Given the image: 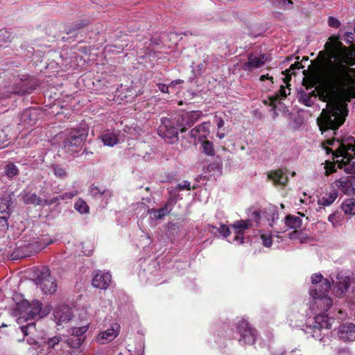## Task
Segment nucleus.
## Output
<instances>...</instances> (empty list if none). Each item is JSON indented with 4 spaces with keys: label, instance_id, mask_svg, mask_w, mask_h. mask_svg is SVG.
Wrapping results in <instances>:
<instances>
[{
    "label": "nucleus",
    "instance_id": "nucleus-43",
    "mask_svg": "<svg viewBox=\"0 0 355 355\" xmlns=\"http://www.w3.org/2000/svg\"><path fill=\"white\" fill-rule=\"evenodd\" d=\"M261 239L262 240V243L265 247L269 248L272 245V239L270 235L262 234L261 235Z\"/></svg>",
    "mask_w": 355,
    "mask_h": 355
},
{
    "label": "nucleus",
    "instance_id": "nucleus-50",
    "mask_svg": "<svg viewBox=\"0 0 355 355\" xmlns=\"http://www.w3.org/2000/svg\"><path fill=\"white\" fill-rule=\"evenodd\" d=\"M7 136L3 130H0V149L6 147L8 144Z\"/></svg>",
    "mask_w": 355,
    "mask_h": 355
},
{
    "label": "nucleus",
    "instance_id": "nucleus-21",
    "mask_svg": "<svg viewBox=\"0 0 355 355\" xmlns=\"http://www.w3.org/2000/svg\"><path fill=\"white\" fill-rule=\"evenodd\" d=\"M268 178L272 181L274 185L284 186L288 182V178L284 175L282 169L270 171L268 173Z\"/></svg>",
    "mask_w": 355,
    "mask_h": 355
},
{
    "label": "nucleus",
    "instance_id": "nucleus-17",
    "mask_svg": "<svg viewBox=\"0 0 355 355\" xmlns=\"http://www.w3.org/2000/svg\"><path fill=\"white\" fill-rule=\"evenodd\" d=\"M267 58L264 54L256 56L252 53H250L248 55V62H245L243 65V69L251 71L255 68H260L265 64Z\"/></svg>",
    "mask_w": 355,
    "mask_h": 355
},
{
    "label": "nucleus",
    "instance_id": "nucleus-4",
    "mask_svg": "<svg viewBox=\"0 0 355 355\" xmlns=\"http://www.w3.org/2000/svg\"><path fill=\"white\" fill-rule=\"evenodd\" d=\"M338 148L333 150L330 147L325 146L327 154H332V159H336L338 167L342 166L343 162H348L355 156V139L349 136L341 139H337Z\"/></svg>",
    "mask_w": 355,
    "mask_h": 355
},
{
    "label": "nucleus",
    "instance_id": "nucleus-13",
    "mask_svg": "<svg viewBox=\"0 0 355 355\" xmlns=\"http://www.w3.org/2000/svg\"><path fill=\"white\" fill-rule=\"evenodd\" d=\"M337 336L343 342L355 341V324L350 322L340 324L338 327Z\"/></svg>",
    "mask_w": 355,
    "mask_h": 355
},
{
    "label": "nucleus",
    "instance_id": "nucleus-19",
    "mask_svg": "<svg viewBox=\"0 0 355 355\" xmlns=\"http://www.w3.org/2000/svg\"><path fill=\"white\" fill-rule=\"evenodd\" d=\"M119 332V325L114 323L112 325L111 328L101 332L98 336V340L104 344L106 342H110L114 340Z\"/></svg>",
    "mask_w": 355,
    "mask_h": 355
},
{
    "label": "nucleus",
    "instance_id": "nucleus-25",
    "mask_svg": "<svg viewBox=\"0 0 355 355\" xmlns=\"http://www.w3.org/2000/svg\"><path fill=\"white\" fill-rule=\"evenodd\" d=\"M338 197V191L333 190L331 192L326 193L324 196L319 198L318 203L322 206H329L331 205Z\"/></svg>",
    "mask_w": 355,
    "mask_h": 355
},
{
    "label": "nucleus",
    "instance_id": "nucleus-3",
    "mask_svg": "<svg viewBox=\"0 0 355 355\" xmlns=\"http://www.w3.org/2000/svg\"><path fill=\"white\" fill-rule=\"evenodd\" d=\"M330 279L324 277L320 272H315L311 276V282L313 286H320L322 288H349L354 285L353 275L348 271H340L336 275L331 274Z\"/></svg>",
    "mask_w": 355,
    "mask_h": 355
},
{
    "label": "nucleus",
    "instance_id": "nucleus-12",
    "mask_svg": "<svg viewBox=\"0 0 355 355\" xmlns=\"http://www.w3.org/2000/svg\"><path fill=\"white\" fill-rule=\"evenodd\" d=\"M45 343L49 355H62L66 349V342L61 335L49 338Z\"/></svg>",
    "mask_w": 355,
    "mask_h": 355
},
{
    "label": "nucleus",
    "instance_id": "nucleus-6",
    "mask_svg": "<svg viewBox=\"0 0 355 355\" xmlns=\"http://www.w3.org/2000/svg\"><path fill=\"white\" fill-rule=\"evenodd\" d=\"M16 303L20 311V316L17 319L18 323H20L22 320L28 321L42 318L49 313L48 311L42 309V304L38 300L30 303L28 300H23L21 302H16Z\"/></svg>",
    "mask_w": 355,
    "mask_h": 355
},
{
    "label": "nucleus",
    "instance_id": "nucleus-34",
    "mask_svg": "<svg viewBox=\"0 0 355 355\" xmlns=\"http://www.w3.org/2000/svg\"><path fill=\"white\" fill-rule=\"evenodd\" d=\"M251 225V222L250 220H240L236 221L233 225L232 227L235 229L236 231H241L242 232H244L245 230H247Z\"/></svg>",
    "mask_w": 355,
    "mask_h": 355
},
{
    "label": "nucleus",
    "instance_id": "nucleus-9",
    "mask_svg": "<svg viewBox=\"0 0 355 355\" xmlns=\"http://www.w3.org/2000/svg\"><path fill=\"white\" fill-rule=\"evenodd\" d=\"M236 330L240 334L239 343L248 345L254 343L257 336V331L246 320L242 318L236 323Z\"/></svg>",
    "mask_w": 355,
    "mask_h": 355
},
{
    "label": "nucleus",
    "instance_id": "nucleus-24",
    "mask_svg": "<svg viewBox=\"0 0 355 355\" xmlns=\"http://www.w3.org/2000/svg\"><path fill=\"white\" fill-rule=\"evenodd\" d=\"M89 24V19L84 18L80 19L74 21L73 23L66 26L65 32L67 34H71L73 32L83 28Z\"/></svg>",
    "mask_w": 355,
    "mask_h": 355
},
{
    "label": "nucleus",
    "instance_id": "nucleus-48",
    "mask_svg": "<svg viewBox=\"0 0 355 355\" xmlns=\"http://www.w3.org/2000/svg\"><path fill=\"white\" fill-rule=\"evenodd\" d=\"M345 41L347 44H349L350 46L347 47L345 46L343 44V45L345 47V48H350L352 46H355L354 44H353V42H354V34L352 33V32H347L345 33Z\"/></svg>",
    "mask_w": 355,
    "mask_h": 355
},
{
    "label": "nucleus",
    "instance_id": "nucleus-37",
    "mask_svg": "<svg viewBox=\"0 0 355 355\" xmlns=\"http://www.w3.org/2000/svg\"><path fill=\"white\" fill-rule=\"evenodd\" d=\"M279 96H281L282 98H286L287 96V94L286 92V87L284 85H281L280 89L279 90V94L269 98L270 101V105H273L274 110H275L276 108V105L275 103L279 99Z\"/></svg>",
    "mask_w": 355,
    "mask_h": 355
},
{
    "label": "nucleus",
    "instance_id": "nucleus-39",
    "mask_svg": "<svg viewBox=\"0 0 355 355\" xmlns=\"http://www.w3.org/2000/svg\"><path fill=\"white\" fill-rule=\"evenodd\" d=\"M353 158L350 159L348 162H343L342 166L338 167L339 168H344V171L346 173L348 174H354L355 173V162H352Z\"/></svg>",
    "mask_w": 355,
    "mask_h": 355
},
{
    "label": "nucleus",
    "instance_id": "nucleus-58",
    "mask_svg": "<svg viewBox=\"0 0 355 355\" xmlns=\"http://www.w3.org/2000/svg\"><path fill=\"white\" fill-rule=\"evenodd\" d=\"M225 122L224 120L222 118H217L216 119V125L218 128H221L224 126Z\"/></svg>",
    "mask_w": 355,
    "mask_h": 355
},
{
    "label": "nucleus",
    "instance_id": "nucleus-59",
    "mask_svg": "<svg viewBox=\"0 0 355 355\" xmlns=\"http://www.w3.org/2000/svg\"><path fill=\"white\" fill-rule=\"evenodd\" d=\"M65 355H83L80 352L76 350H69L67 352Z\"/></svg>",
    "mask_w": 355,
    "mask_h": 355
},
{
    "label": "nucleus",
    "instance_id": "nucleus-26",
    "mask_svg": "<svg viewBox=\"0 0 355 355\" xmlns=\"http://www.w3.org/2000/svg\"><path fill=\"white\" fill-rule=\"evenodd\" d=\"M285 224L291 229H298L302 225V220L299 216L288 214L285 217Z\"/></svg>",
    "mask_w": 355,
    "mask_h": 355
},
{
    "label": "nucleus",
    "instance_id": "nucleus-31",
    "mask_svg": "<svg viewBox=\"0 0 355 355\" xmlns=\"http://www.w3.org/2000/svg\"><path fill=\"white\" fill-rule=\"evenodd\" d=\"M90 193L94 197H96L98 195H105L109 198L112 196L111 191L94 184L90 188Z\"/></svg>",
    "mask_w": 355,
    "mask_h": 355
},
{
    "label": "nucleus",
    "instance_id": "nucleus-27",
    "mask_svg": "<svg viewBox=\"0 0 355 355\" xmlns=\"http://www.w3.org/2000/svg\"><path fill=\"white\" fill-rule=\"evenodd\" d=\"M51 168L55 176L60 180H65L68 178L69 173L67 168L60 164H53Z\"/></svg>",
    "mask_w": 355,
    "mask_h": 355
},
{
    "label": "nucleus",
    "instance_id": "nucleus-41",
    "mask_svg": "<svg viewBox=\"0 0 355 355\" xmlns=\"http://www.w3.org/2000/svg\"><path fill=\"white\" fill-rule=\"evenodd\" d=\"M304 66L302 65L301 62H295V63L292 64L289 69H286L285 71H282L283 74H288L289 72H294L295 69H303Z\"/></svg>",
    "mask_w": 355,
    "mask_h": 355
},
{
    "label": "nucleus",
    "instance_id": "nucleus-23",
    "mask_svg": "<svg viewBox=\"0 0 355 355\" xmlns=\"http://www.w3.org/2000/svg\"><path fill=\"white\" fill-rule=\"evenodd\" d=\"M22 200L26 205H33L34 206L43 205L44 199H42L35 193L24 192L22 196Z\"/></svg>",
    "mask_w": 355,
    "mask_h": 355
},
{
    "label": "nucleus",
    "instance_id": "nucleus-44",
    "mask_svg": "<svg viewBox=\"0 0 355 355\" xmlns=\"http://www.w3.org/2000/svg\"><path fill=\"white\" fill-rule=\"evenodd\" d=\"M288 237L289 239L293 240H302V239H304L303 232L302 230H297V229H295V230L289 233Z\"/></svg>",
    "mask_w": 355,
    "mask_h": 355
},
{
    "label": "nucleus",
    "instance_id": "nucleus-40",
    "mask_svg": "<svg viewBox=\"0 0 355 355\" xmlns=\"http://www.w3.org/2000/svg\"><path fill=\"white\" fill-rule=\"evenodd\" d=\"M334 162H329L327 161L325 164V175H329L330 174L334 173L336 171V164L338 165V163L336 162V159H333Z\"/></svg>",
    "mask_w": 355,
    "mask_h": 355
},
{
    "label": "nucleus",
    "instance_id": "nucleus-16",
    "mask_svg": "<svg viewBox=\"0 0 355 355\" xmlns=\"http://www.w3.org/2000/svg\"><path fill=\"white\" fill-rule=\"evenodd\" d=\"M92 285L95 288H108L113 286L111 274L100 271L94 277Z\"/></svg>",
    "mask_w": 355,
    "mask_h": 355
},
{
    "label": "nucleus",
    "instance_id": "nucleus-47",
    "mask_svg": "<svg viewBox=\"0 0 355 355\" xmlns=\"http://www.w3.org/2000/svg\"><path fill=\"white\" fill-rule=\"evenodd\" d=\"M78 194V191H72L69 192H65L62 195H60V200L72 199Z\"/></svg>",
    "mask_w": 355,
    "mask_h": 355
},
{
    "label": "nucleus",
    "instance_id": "nucleus-35",
    "mask_svg": "<svg viewBox=\"0 0 355 355\" xmlns=\"http://www.w3.org/2000/svg\"><path fill=\"white\" fill-rule=\"evenodd\" d=\"M335 183L343 192L347 191L351 185L349 177L340 178Z\"/></svg>",
    "mask_w": 355,
    "mask_h": 355
},
{
    "label": "nucleus",
    "instance_id": "nucleus-7",
    "mask_svg": "<svg viewBox=\"0 0 355 355\" xmlns=\"http://www.w3.org/2000/svg\"><path fill=\"white\" fill-rule=\"evenodd\" d=\"M160 125L157 128V134L164 139L167 143L175 144L178 139V126L177 121L167 117L161 118Z\"/></svg>",
    "mask_w": 355,
    "mask_h": 355
},
{
    "label": "nucleus",
    "instance_id": "nucleus-54",
    "mask_svg": "<svg viewBox=\"0 0 355 355\" xmlns=\"http://www.w3.org/2000/svg\"><path fill=\"white\" fill-rule=\"evenodd\" d=\"M159 90L164 94H169L168 86L164 83H158L157 85Z\"/></svg>",
    "mask_w": 355,
    "mask_h": 355
},
{
    "label": "nucleus",
    "instance_id": "nucleus-14",
    "mask_svg": "<svg viewBox=\"0 0 355 355\" xmlns=\"http://www.w3.org/2000/svg\"><path fill=\"white\" fill-rule=\"evenodd\" d=\"M35 89V85L29 76L25 78L17 79L13 88L16 94L24 95L31 94Z\"/></svg>",
    "mask_w": 355,
    "mask_h": 355
},
{
    "label": "nucleus",
    "instance_id": "nucleus-32",
    "mask_svg": "<svg viewBox=\"0 0 355 355\" xmlns=\"http://www.w3.org/2000/svg\"><path fill=\"white\" fill-rule=\"evenodd\" d=\"M19 172L18 168L12 162L8 163L5 167V174L9 179L18 175Z\"/></svg>",
    "mask_w": 355,
    "mask_h": 355
},
{
    "label": "nucleus",
    "instance_id": "nucleus-63",
    "mask_svg": "<svg viewBox=\"0 0 355 355\" xmlns=\"http://www.w3.org/2000/svg\"><path fill=\"white\" fill-rule=\"evenodd\" d=\"M217 137H219L220 139H223L225 137V133H223V132L218 133Z\"/></svg>",
    "mask_w": 355,
    "mask_h": 355
},
{
    "label": "nucleus",
    "instance_id": "nucleus-10",
    "mask_svg": "<svg viewBox=\"0 0 355 355\" xmlns=\"http://www.w3.org/2000/svg\"><path fill=\"white\" fill-rule=\"evenodd\" d=\"M201 116L202 112L200 110L187 112L180 115L176 121L180 132H184L192 127Z\"/></svg>",
    "mask_w": 355,
    "mask_h": 355
},
{
    "label": "nucleus",
    "instance_id": "nucleus-36",
    "mask_svg": "<svg viewBox=\"0 0 355 355\" xmlns=\"http://www.w3.org/2000/svg\"><path fill=\"white\" fill-rule=\"evenodd\" d=\"M202 148L203 150V153L207 155L214 156L215 155L214 145L211 141L208 140L204 141L202 143Z\"/></svg>",
    "mask_w": 355,
    "mask_h": 355
},
{
    "label": "nucleus",
    "instance_id": "nucleus-15",
    "mask_svg": "<svg viewBox=\"0 0 355 355\" xmlns=\"http://www.w3.org/2000/svg\"><path fill=\"white\" fill-rule=\"evenodd\" d=\"M71 309L65 305L59 306L53 311L54 320L58 325H62L72 318Z\"/></svg>",
    "mask_w": 355,
    "mask_h": 355
},
{
    "label": "nucleus",
    "instance_id": "nucleus-29",
    "mask_svg": "<svg viewBox=\"0 0 355 355\" xmlns=\"http://www.w3.org/2000/svg\"><path fill=\"white\" fill-rule=\"evenodd\" d=\"M64 341L66 342V347H69L71 348H79L80 345L83 343L85 340V337H75L71 336L69 338H64Z\"/></svg>",
    "mask_w": 355,
    "mask_h": 355
},
{
    "label": "nucleus",
    "instance_id": "nucleus-11",
    "mask_svg": "<svg viewBox=\"0 0 355 355\" xmlns=\"http://www.w3.org/2000/svg\"><path fill=\"white\" fill-rule=\"evenodd\" d=\"M24 336H28L26 339V343L32 346V349L35 351H38L40 348L39 344L40 336L36 334V324L35 322H28L26 325H22L20 327Z\"/></svg>",
    "mask_w": 355,
    "mask_h": 355
},
{
    "label": "nucleus",
    "instance_id": "nucleus-57",
    "mask_svg": "<svg viewBox=\"0 0 355 355\" xmlns=\"http://www.w3.org/2000/svg\"><path fill=\"white\" fill-rule=\"evenodd\" d=\"M259 80L261 81H264L266 80H270L273 83V77L272 76H270L268 74L261 75L260 76Z\"/></svg>",
    "mask_w": 355,
    "mask_h": 355
},
{
    "label": "nucleus",
    "instance_id": "nucleus-46",
    "mask_svg": "<svg viewBox=\"0 0 355 355\" xmlns=\"http://www.w3.org/2000/svg\"><path fill=\"white\" fill-rule=\"evenodd\" d=\"M202 130L205 131L204 124H200L191 130L189 132L191 137L196 138Z\"/></svg>",
    "mask_w": 355,
    "mask_h": 355
},
{
    "label": "nucleus",
    "instance_id": "nucleus-60",
    "mask_svg": "<svg viewBox=\"0 0 355 355\" xmlns=\"http://www.w3.org/2000/svg\"><path fill=\"white\" fill-rule=\"evenodd\" d=\"M346 317V314L342 311V310H340L338 311V315L336 316V318L338 319V320H343Z\"/></svg>",
    "mask_w": 355,
    "mask_h": 355
},
{
    "label": "nucleus",
    "instance_id": "nucleus-33",
    "mask_svg": "<svg viewBox=\"0 0 355 355\" xmlns=\"http://www.w3.org/2000/svg\"><path fill=\"white\" fill-rule=\"evenodd\" d=\"M74 208L80 214H87L89 211V207L87 202L81 198H79L76 201Z\"/></svg>",
    "mask_w": 355,
    "mask_h": 355
},
{
    "label": "nucleus",
    "instance_id": "nucleus-8",
    "mask_svg": "<svg viewBox=\"0 0 355 355\" xmlns=\"http://www.w3.org/2000/svg\"><path fill=\"white\" fill-rule=\"evenodd\" d=\"M87 130L83 127L67 129L65 132V139L63 146L68 150L75 151L73 148L80 146L87 137Z\"/></svg>",
    "mask_w": 355,
    "mask_h": 355
},
{
    "label": "nucleus",
    "instance_id": "nucleus-45",
    "mask_svg": "<svg viewBox=\"0 0 355 355\" xmlns=\"http://www.w3.org/2000/svg\"><path fill=\"white\" fill-rule=\"evenodd\" d=\"M196 189L195 187H192V189ZM176 189L180 190V191H182L184 189L190 191L191 189V183L189 181L184 180L182 183L178 184V186L176 187Z\"/></svg>",
    "mask_w": 355,
    "mask_h": 355
},
{
    "label": "nucleus",
    "instance_id": "nucleus-52",
    "mask_svg": "<svg viewBox=\"0 0 355 355\" xmlns=\"http://www.w3.org/2000/svg\"><path fill=\"white\" fill-rule=\"evenodd\" d=\"M220 234L224 237H227L230 235V229L226 225L222 224L218 229Z\"/></svg>",
    "mask_w": 355,
    "mask_h": 355
},
{
    "label": "nucleus",
    "instance_id": "nucleus-30",
    "mask_svg": "<svg viewBox=\"0 0 355 355\" xmlns=\"http://www.w3.org/2000/svg\"><path fill=\"white\" fill-rule=\"evenodd\" d=\"M342 209L346 214H355V199L349 198L345 200L342 204Z\"/></svg>",
    "mask_w": 355,
    "mask_h": 355
},
{
    "label": "nucleus",
    "instance_id": "nucleus-42",
    "mask_svg": "<svg viewBox=\"0 0 355 355\" xmlns=\"http://www.w3.org/2000/svg\"><path fill=\"white\" fill-rule=\"evenodd\" d=\"M301 98H302L303 103L306 106L311 107V106H312L313 105V100L311 98V95H310L309 94L303 93L301 95Z\"/></svg>",
    "mask_w": 355,
    "mask_h": 355
},
{
    "label": "nucleus",
    "instance_id": "nucleus-64",
    "mask_svg": "<svg viewBox=\"0 0 355 355\" xmlns=\"http://www.w3.org/2000/svg\"><path fill=\"white\" fill-rule=\"evenodd\" d=\"M253 214L255 216V217H257V218H259V217L260 216V214H259V211H254L253 212Z\"/></svg>",
    "mask_w": 355,
    "mask_h": 355
},
{
    "label": "nucleus",
    "instance_id": "nucleus-18",
    "mask_svg": "<svg viewBox=\"0 0 355 355\" xmlns=\"http://www.w3.org/2000/svg\"><path fill=\"white\" fill-rule=\"evenodd\" d=\"M12 203V194H4L0 198V216L1 218H10Z\"/></svg>",
    "mask_w": 355,
    "mask_h": 355
},
{
    "label": "nucleus",
    "instance_id": "nucleus-62",
    "mask_svg": "<svg viewBox=\"0 0 355 355\" xmlns=\"http://www.w3.org/2000/svg\"><path fill=\"white\" fill-rule=\"evenodd\" d=\"M337 140H336L334 138V139H327L326 140L325 143L329 146H334V143Z\"/></svg>",
    "mask_w": 355,
    "mask_h": 355
},
{
    "label": "nucleus",
    "instance_id": "nucleus-20",
    "mask_svg": "<svg viewBox=\"0 0 355 355\" xmlns=\"http://www.w3.org/2000/svg\"><path fill=\"white\" fill-rule=\"evenodd\" d=\"M175 202L173 199L170 198L162 207L157 209H152L149 212L153 214L156 220L163 219L165 216L169 214L171 211Z\"/></svg>",
    "mask_w": 355,
    "mask_h": 355
},
{
    "label": "nucleus",
    "instance_id": "nucleus-61",
    "mask_svg": "<svg viewBox=\"0 0 355 355\" xmlns=\"http://www.w3.org/2000/svg\"><path fill=\"white\" fill-rule=\"evenodd\" d=\"M352 296L350 297L349 301L352 304L355 305V290H351Z\"/></svg>",
    "mask_w": 355,
    "mask_h": 355
},
{
    "label": "nucleus",
    "instance_id": "nucleus-2",
    "mask_svg": "<svg viewBox=\"0 0 355 355\" xmlns=\"http://www.w3.org/2000/svg\"><path fill=\"white\" fill-rule=\"evenodd\" d=\"M329 291L330 290H310L309 306L315 312V316L308 319L304 331L320 340L324 339V333L322 331L329 329L333 321V319L325 313L333 304Z\"/></svg>",
    "mask_w": 355,
    "mask_h": 355
},
{
    "label": "nucleus",
    "instance_id": "nucleus-38",
    "mask_svg": "<svg viewBox=\"0 0 355 355\" xmlns=\"http://www.w3.org/2000/svg\"><path fill=\"white\" fill-rule=\"evenodd\" d=\"M87 325L82 326L80 327H74L71 329V336L75 337H85L84 334L87 331Z\"/></svg>",
    "mask_w": 355,
    "mask_h": 355
},
{
    "label": "nucleus",
    "instance_id": "nucleus-53",
    "mask_svg": "<svg viewBox=\"0 0 355 355\" xmlns=\"http://www.w3.org/2000/svg\"><path fill=\"white\" fill-rule=\"evenodd\" d=\"M60 196H56V197H54L52 199H50V200H47V199H44L43 200V205H51L54 203H55L56 202H58V200H60Z\"/></svg>",
    "mask_w": 355,
    "mask_h": 355
},
{
    "label": "nucleus",
    "instance_id": "nucleus-49",
    "mask_svg": "<svg viewBox=\"0 0 355 355\" xmlns=\"http://www.w3.org/2000/svg\"><path fill=\"white\" fill-rule=\"evenodd\" d=\"M328 25L330 27L338 28L340 25V21L334 17H329L328 19Z\"/></svg>",
    "mask_w": 355,
    "mask_h": 355
},
{
    "label": "nucleus",
    "instance_id": "nucleus-28",
    "mask_svg": "<svg viewBox=\"0 0 355 355\" xmlns=\"http://www.w3.org/2000/svg\"><path fill=\"white\" fill-rule=\"evenodd\" d=\"M101 137L103 144L109 146H113L119 141L118 136L114 132H105L101 136Z\"/></svg>",
    "mask_w": 355,
    "mask_h": 355
},
{
    "label": "nucleus",
    "instance_id": "nucleus-1",
    "mask_svg": "<svg viewBox=\"0 0 355 355\" xmlns=\"http://www.w3.org/2000/svg\"><path fill=\"white\" fill-rule=\"evenodd\" d=\"M321 62L318 68L320 100L327 103L317 119L320 130L323 134L333 130L334 134L345 121L348 114L347 105L333 97L336 91L344 89L351 80V66L355 64V46L345 48L338 35H331L320 51Z\"/></svg>",
    "mask_w": 355,
    "mask_h": 355
},
{
    "label": "nucleus",
    "instance_id": "nucleus-55",
    "mask_svg": "<svg viewBox=\"0 0 355 355\" xmlns=\"http://www.w3.org/2000/svg\"><path fill=\"white\" fill-rule=\"evenodd\" d=\"M285 77L283 78V81L284 83L286 84V87L288 88L291 85L289 84V82L291 80V76L295 75V72H289L288 74H284Z\"/></svg>",
    "mask_w": 355,
    "mask_h": 355
},
{
    "label": "nucleus",
    "instance_id": "nucleus-51",
    "mask_svg": "<svg viewBox=\"0 0 355 355\" xmlns=\"http://www.w3.org/2000/svg\"><path fill=\"white\" fill-rule=\"evenodd\" d=\"M26 255L24 254L19 249H17L10 254L11 259L15 260L23 258Z\"/></svg>",
    "mask_w": 355,
    "mask_h": 355
},
{
    "label": "nucleus",
    "instance_id": "nucleus-22",
    "mask_svg": "<svg viewBox=\"0 0 355 355\" xmlns=\"http://www.w3.org/2000/svg\"><path fill=\"white\" fill-rule=\"evenodd\" d=\"M128 36L126 35H121L114 45H107L105 50L109 52L116 51L119 53L128 46Z\"/></svg>",
    "mask_w": 355,
    "mask_h": 355
},
{
    "label": "nucleus",
    "instance_id": "nucleus-56",
    "mask_svg": "<svg viewBox=\"0 0 355 355\" xmlns=\"http://www.w3.org/2000/svg\"><path fill=\"white\" fill-rule=\"evenodd\" d=\"M236 235L234 238L235 241H239L241 243H243V240L244 239L243 234L244 233L241 231L236 230Z\"/></svg>",
    "mask_w": 355,
    "mask_h": 355
},
{
    "label": "nucleus",
    "instance_id": "nucleus-5",
    "mask_svg": "<svg viewBox=\"0 0 355 355\" xmlns=\"http://www.w3.org/2000/svg\"><path fill=\"white\" fill-rule=\"evenodd\" d=\"M19 286H36L40 288H57L58 286L55 278L50 274L49 269L45 266L35 268L31 279L28 281H21Z\"/></svg>",
    "mask_w": 355,
    "mask_h": 355
}]
</instances>
